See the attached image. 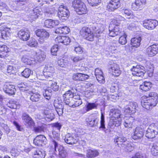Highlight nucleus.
Returning a JSON list of instances; mask_svg holds the SVG:
<instances>
[{
  "mask_svg": "<svg viewBox=\"0 0 158 158\" xmlns=\"http://www.w3.org/2000/svg\"><path fill=\"white\" fill-rule=\"evenodd\" d=\"M138 106L137 103L134 102H129L124 108V111L126 113L134 114L136 112Z\"/></svg>",
  "mask_w": 158,
  "mask_h": 158,
  "instance_id": "nucleus-7",
  "label": "nucleus"
},
{
  "mask_svg": "<svg viewBox=\"0 0 158 158\" xmlns=\"http://www.w3.org/2000/svg\"><path fill=\"white\" fill-rule=\"evenodd\" d=\"M144 135L143 130L140 127L135 128L133 135H132V138L135 139H141Z\"/></svg>",
  "mask_w": 158,
  "mask_h": 158,
  "instance_id": "nucleus-12",
  "label": "nucleus"
},
{
  "mask_svg": "<svg viewBox=\"0 0 158 158\" xmlns=\"http://www.w3.org/2000/svg\"><path fill=\"white\" fill-rule=\"evenodd\" d=\"M95 75L97 81L100 83L102 84L105 82L103 73L100 69L98 68L95 69Z\"/></svg>",
  "mask_w": 158,
  "mask_h": 158,
  "instance_id": "nucleus-18",
  "label": "nucleus"
},
{
  "mask_svg": "<svg viewBox=\"0 0 158 158\" xmlns=\"http://www.w3.org/2000/svg\"><path fill=\"white\" fill-rule=\"evenodd\" d=\"M143 26L148 30H153L158 25V21L152 19H145L142 24Z\"/></svg>",
  "mask_w": 158,
  "mask_h": 158,
  "instance_id": "nucleus-6",
  "label": "nucleus"
},
{
  "mask_svg": "<svg viewBox=\"0 0 158 158\" xmlns=\"http://www.w3.org/2000/svg\"><path fill=\"white\" fill-rule=\"evenodd\" d=\"M89 77V76L87 74L79 73L74 75L73 76V78L74 80L79 81H85Z\"/></svg>",
  "mask_w": 158,
  "mask_h": 158,
  "instance_id": "nucleus-26",
  "label": "nucleus"
},
{
  "mask_svg": "<svg viewBox=\"0 0 158 158\" xmlns=\"http://www.w3.org/2000/svg\"><path fill=\"white\" fill-rule=\"evenodd\" d=\"M58 151L59 155L62 158H64L67 156V153L64 149H58Z\"/></svg>",
  "mask_w": 158,
  "mask_h": 158,
  "instance_id": "nucleus-55",
  "label": "nucleus"
},
{
  "mask_svg": "<svg viewBox=\"0 0 158 158\" xmlns=\"http://www.w3.org/2000/svg\"><path fill=\"white\" fill-rule=\"evenodd\" d=\"M54 106L58 114L60 116L62 115L63 113V106L61 103H60L59 101L55 100L54 103Z\"/></svg>",
  "mask_w": 158,
  "mask_h": 158,
  "instance_id": "nucleus-22",
  "label": "nucleus"
},
{
  "mask_svg": "<svg viewBox=\"0 0 158 158\" xmlns=\"http://www.w3.org/2000/svg\"><path fill=\"white\" fill-rule=\"evenodd\" d=\"M134 120V118L132 116L128 117H126L125 118L124 122L123 123V125L125 127L127 128L131 127Z\"/></svg>",
  "mask_w": 158,
  "mask_h": 158,
  "instance_id": "nucleus-33",
  "label": "nucleus"
},
{
  "mask_svg": "<svg viewBox=\"0 0 158 158\" xmlns=\"http://www.w3.org/2000/svg\"><path fill=\"white\" fill-rule=\"evenodd\" d=\"M81 7H79L77 5L74 6V9L77 13L79 15H82L85 14L87 12V9L84 3H81L80 4Z\"/></svg>",
  "mask_w": 158,
  "mask_h": 158,
  "instance_id": "nucleus-20",
  "label": "nucleus"
},
{
  "mask_svg": "<svg viewBox=\"0 0 158 158\" xmlns=\"http://www.w3.org/2000/svg\"><path fill=\"white\" fill-rule=\"evenodd\" d=\"M98 105V104L96 102H89L85 105L86 110L88 111L93 109H97Z\"/></svg>",
  "mask_w": 158,
  "mask_h": 158,
  "instance_id": "nucleus-44",
  "label": "nucleus"
},
{
  "mask_svg": "<svg viewBox=\"0 0 158 158\" xmlns=\"http://www.w3.org/2000/svg\"><path fill=\"white\" fill-rule=\"evenodd\" d=\"M10 30L9 28H5L1 32L2 38L4 39H7L10 35Z\"/></svg>",
  "mask_w": 158,
  "mask_h": 158,
  "instance_id": "nucleus-43",
  "label": "nucleus"
},
{
  "mask_svg": "<svg viewBox=\"0 0 158 158\" xmlns=\"http://www.w3.org/2000/svg\"><path fill=\"white\" fill-rule=\"evenodd\" d=\"M44 70L45 72L44 75L47 78H52L54 73V69L52 65L48 64L45 65Z\"/></svg>",
  "mask_w": 158,
  "mask_h": 158,
  "instance_id": "nucleus-11",
  "label": "nucleus"
},
{
  "mask_svg": "<svg viewBox=\"0 0 158 158\" xmlns=\"http://www.w3.org/2000/svg\"><path fill=\"white\" fill-rule=\"evenodd\" d=\"M22 119L23 122L25 123V125L28 127L33 126L34 124V123L29 116L25 113L23 114Z\"/></svg>",
  "mask_w": 158,
  "mask_h": 158,
  "instance_id": "nucleus-16",
  "label": "nucleus"
},
{
  "mask_svg": "<svg viewBox=\"0 0 158 158\" xmlns=\"http://www.w3.org/2000/svg\"><path fill=\"white\" fill-rule=\"evenodd\" d=\"M46 140V137L43 135H40L36 136L34 139V143L37 146H41L44 144V142Z\"/></svg>",
  "mask_w": 158,
  "mask_h": 158,
  "instance_id": "nucleus-21",
  "label": "nucleus"
},
{
  "mask_svg": "<svg viewBox=\"0 0 158 158\" xmlns=\"http://www.w3.org/2000/svg\"><path fill=\"white\" fill-rule=\"evenodd\" d=\"M87 122L91 127L96 126L98 123V121L97 118L95 117H90Z\"/></svg>",
  "mask_w": 158,
  "mask_h": 158,
  "instance_id": "nucleus-40",
  "label": "nucleus"
},
{
  "mask_svg": "<svg viewBox=\"0 0 158 158\" xmlns=\"http://www.w3.org/2000/svg\"><path fill=\"white\" fill-rule=\"evenodd\" d=\"M131 70L132 74L134 76L142 78L145 73L144 67L142 66L137 65L136 66H133Z\"/></svg>",
  "mask_w": 158,
  "mask_h": 158,
  "instance_id": "nucleus-5",
  "label": "nucleus"
},
{
  "mask_svg": "<svg viewBox=\"0 0 158 158\" xmlns=\"http://www.w3.org/2000/svg\"><path fill=\"white\" fill-rule=\"evenodd\" d=\"M65 142L69 144H72L75 143V139L73 135L70 134H67L64 139Z\"/></svg>",
  "mask_w": 158,
  "mask_h": 158,
  "instance_id": "nucleus-42",
  "label": "nucleus"
},
{
  "mask_svg": "<svg viewBox=\"0 0 158 158\" xmlns=\"http://www.w3.org/2000/svg\"><path fill=\"white\" fill-rule=\"evenodd\" d=\"M45 155V152L43 149H37L32 154L34 158H44Z\"/></svg>",
  "mask_w": 158,
  "mask_h": 158,
  "instance_id": "nucleus-23",
  "label": "nucleus"
},
{
  "mask_svg": "<svg viewBox=\"0 0 158 158\" xmlns=\"http://www.w3.org/2000/svg\"><path fill=\"white\" fill-rule=\"evenodd\" d=\"M3 89L6 93L10 95L14 94L16 91L15 86L9 83L4 84L3 86Z\"/></svg>",
  "mask_w": 158,
  "mask_h": 158,
  "instance_id": "nucleus-13",
  "label": "nucleus"
},
{
  "mask_svg": "<svg viewBox=\"0 0 158 158\" xmlns=\"http://www.w3.org/2000/svg\"><path fill=\"white\" fill-rule=\"evenodd\" d=\"M117 47L115 43H112L109 45V48L110 51L112 53H114V51H115Z\"/></svg>",
  "mask_w": 158,
  "mask_h": 158,
  "instance_id": "nucleus-61",
  "label": "nucleus"
},
{
  "mask_svg": "<svg viewBox=\"0 0 158 158\" xmlns=\"http://www.w3.org/2000/svg\"><path fill=\"white\" fill-rule=\"evenodd\" d=\"M105 26L102 24H98L97 26L93 27L95 33L94 35L90 28L86 27H83L80 31L81 35L85 39L89 41H93L94 36L97 38L99 37L101 34L104 31Z\"/></svg>",
  "mask_w": 158,
  "mask_h": 158,
  "instance_id": "nucleus-1",
  "label": "nucleus"
},
{
  "mask_svg": "<svg viewBox=\"0 0 158 158\" xmlns=\"http://www.w3.org/2000/svg\"><path fill=\"white\" fill-rule=\"evenodd\" d=\"M22 61L27 65H31L35 64V61L34 59L30 58L27 55H25L23 56L21 59Z\"/></svg>",
  "mask_w": 158,
  "mask_h": 158,
  "instance_id": "nucleus-24",
  "label": "nucleus"
},
{
  "mask_svg": "<svg viewBox=\"0 0 158 158\" xmlns=\"http://www.w3.org/2000/svg\"><path fill=\"white\" fill-rule=\"evenodd\" d=\"M126 140L127 139L125 137L123 136H121L115 138L114 142L116 145H117L118 147L121 148L123 147V146H122L123 144V143L125 142Z\"/></svg>",
  "mask_w": 158,
  "mask_h": 158,
  "instance_id": "nucleus-34",
  "label": "nucleus"
},
{
  "mask_svg": "<svg viewBox=\"0 0 158 158\" xmlns=\"http://www.w3.org/2000/svg\"><path fill=\"white\" fill-rule=\"evenodd\" d=\"M36 35L40 38L39 41L41 43H43L45 40H46L49 36V34L44 30L40 29L37 30L35 31Z\"/></svg>",
  "mask_w": 158,
  "mask_h": 158,
  "instance_id": "nucleus-9",
  "label": "nucleus"
},
{
  "mask_svg": "<svg viewBox=\"0 0 158 158\" xmlns=\"http://www.w3.org/2000/svg\"><path fill=\"white\" fill-rule=\"evenodd\" d=\"M110 115L111 116V118H121V111L118 109H111L110 112Z\"/></svg>",
  "mask_w": 158,
  "mask_h": 158,
  "instance_id": "nucleus-36",
  "label": "nucleus"
},
{
  "mask_svg": "<svg viewBox=\"0 0 158 158\" xmlns=\"http://www.w3.org/2000/svg\"><path fill=\"white\" fill-rule=\"evenodd\" d=\"M60 134L59 133V132H58V131H56L55 130L53 131L52 136L54 139L57 141H59L60 139Z\"/></svg>",
  "mask_w": 158,
  "mask_h": 158,
  "instance_id": "nucleus-60",
  "label": "nucleus"
},
{
  "mask_svg": "<svg viewBox=\"0 0 158 158\" xmlns=\"http://www.w3.org/2000/svg\"><path fill=\"white\" fill-rule=\"evenodd\" d=\"M50 143L52 148H56L59 147L60 148V145L58 142L54 140H53L52 141L50 142Z\"/></svg>",
  "mask_w": 158,
  "mask_h": 158,
  "instance_id": "nucleus-64",
  "label": "nucleus"
},
{
  "mask_svg": "<svg viewBox=\"0 0 158 158\" xmlns=\"http://www.w3.org/2000/svg\"><path fill=\"white\" fill-rule=\"evenodd\" d=\"M99 154L98 150L94 149L92 150L89 149L87 150L86 156L88 158H94L98 156Z\"/></svg>",
  "mask_w": 158,
  "mask_h": 158,
  "instance_id": "nucleus-30",
  "label": "nucleus"
},
{
  "mask_svg": "<svg viewBox=\"0 0 158 158\" xmlns=\"http://www.w3.org/2000/svg\"><path fill=\"white\" fill-rule=\"evenodd\" d=\"M64 98V102L67 105H68L70 107H72L73 105V99L70 98Z\"/></svg>",
  "mask_w": 158,
  "mask_h": 158,
  "instance_id": "nucleus-59",
  "label": "nucleus"
},
{
  "mask_svg": "<svg viewBox=\"0 0 158 158\" xmlns=\"http://www.w3.org/2000/svg\"><path fill=\"white\" fill-rule=\"evenodd\" d=\"M59 24L58 20H54L51 19L46 20L44 23V26L48 28H52Z\"/></svg>",
  "mask_w": 158,
  "mask_h": 158,
  "instance_id": "nucleus-25",
  "label": "nucleus"
},
{
  "mask_svg": "<svg viewBox=\"0 0 158 158\" xmlns=\"http://www.w3.org/2000/svg\"><path fill=\"white\" fill-rule=\"evenodd\" d=\"M89 4L92 6H98L101 2V0H87Z\"/></svg>",
  "mask_w": 158,
  "mask_h": 158,
  "instance_id": "nucleus-53",
  "label": "nucleus"
},
{
  "mask_svg": "<svg viewBox=\"0 0 158 158\" xmlns=\"http://www.w3.org/2000/svg\"><path fill=\"white\" fill-rule=\"evenodd\" d=\"M41 99V95L38 93H32L31 94L30 99L32 102H38Z\"/></svg>",
  "mask_w": 158,
  "mask_h": 158,
  "instance_id": "nucleus-41",
  "label": "nucleus"
},
{
  "mask_svg": "<svg viewBox=\"0 0 158 158\" xmlns=\"http://www.w3.org/2000/svg\"><path fill=\"white\" fill-rule=\"evenodd\" d=\"M82 102L78 95L75 96L73 99V105L72 107L74 108L82 104Z\"/></svg>",
  "mask_w": 158,
  "mask_h": 158,
  "instance_id": "nucleus-37",
  "label": "nucleus"
},
{
  "mask_svg": "<svg viewBox=\"0 0 158 158\" xmlns=\"http://www.w3.org/2000/svg\"><path fill=\"white\" fill-rule=\"evenodd\" d=\"M44 117L45 120L48 121H51L54 118L53 114L50 113L48 111H45L44 112Z\"/></svg>",
  "mask_w": 158,
  "mask_h": 158,
  "instance_id": "nucleus-45",
  "label": "nucleus"
},
{
  "mask_svg": "<svg viewBox=\"0 0 158 158\" xmlns=\"http://www.w3.org/2000/svg\"><path fill=\"white\" fill-rule=\"evenodd\" d=\"M18 66L17 65H10L7 68V72L8 73H13L12 71L15 72Z\"/></svg>",
  "mask_w": 158,
  "mask_h": 158,
  "instance_id": "nucleus-56",
  "label": "nucleus"
},
{
  "mask_svg": "<svg viewBox=\"0 0 158 158\" xmlns=\"http://www.w3.org/2000/svg\"><path fill=\"white\" fill-rule=\"evenodd\" d=\"M7 106L11 109H17L20 107V106L16 102L12 100L10 101L7 104Z\"/></svg>",
  "mask_w": 158,
  "mask_h": 158,
  "instance_id": "nucleus-46",
  "label": "nucleus"
},
{
  "mask_svg": "<svg viewBox=\"0 0 158 158\" xmlns=\"http://www.w3.org/2000/svg\"><path fill=\"white\" fill-rule=\"evenodd\" d=\"M17 86L21 91H24L27 90V86L23 83H21L20 84H18Z\"/></svg>",
  "mask_w": 158,
  "mask_h": 158,
  "instance_id": "nucleus-63",
  "label": "nucleus"
},
{
  "mask_svg": "<svg viewBox=\"0 0 158 158\" xmlns=\"http://www.w3.org/2000/svg\"><path fill=\"white\" fill-rule=\"evenodd\" d=\"M70 13L67 7L64 5H60L58 8L57 15L60 20L64 21L69 17Z\"/></svg>",
  "mask_w": 158,
  "mask_h": 158,
  "instance_id": "nucleus-4",
  "label": "nucleus"
},
{
  "mask_svg": "<svg viewBox=\"0 0 158 158\" xmlns=\"http://www.w3.org/2000/svg\"><path fill=\"white\" fill-rule=\"evenodd\" d=\"M29 16L32 19H36L39 15L42 14V12L38 7L34 8L32 10L30 11Z\"/></svg>",
  "mask_w": 158,
  "mask_h": 158,
  "instance_id": "nucleus-29",
  "label": "nucleus"
},
{
  "mask_svg": "<svg viewBox=\"0 0 158 158\" xmlns=\"http://www.w3.org/2000/svg\"><path fill=\"white\" fill-rule=\"evenodd\" d=\"M0 9L5 13L9 10V8L5 3L0 1Z\"/></svg>",
  "mask_w": 158,
  "mask_h": 158,
  "instance_id": "nucleus-54",
  "label": "nucleus"
},
{
  "mask_svg": "<svg viewBox=\"0 0 158 158\" xmlns=\"http://www.w3.org/2000/svg\"><path fill=\"white\" fill-rule=\"evenodd\" d=\"M147 51L149 56H154L158 53V44H153L149 46L147 48Z\"/></svg>",
  "mask_w": 158,
  "mask_h": 158,
  "instance_id": "nucleus-14",
  "label": "nucleus"
},
{
  "mask_svg": "<svg viewBox=\"0 0 158 158\" xmlns=\"http://www.w3.org/2000/svg\"><path fill=\"white\" fill-rule=\"evenodd\" d=\"M19 38L23 41L27 40L30 37V32L27 29H22L18 32Z\"/></svg>",
  "mask_w": 158,
  "mask_h": 158,
  "instance_id": "nucleus-10",
  "label": "nucleus"
},
{
  "mask_svg": "<svg viewBox=\"0 0 158 158\" xmlns=\"http://www.w3.org/2000/svg\"><path fill=\"white\" fill-rule=\"evenodd\" d=\"M100 126L99 129L102 128V130H104L106 127H105V121L104 114L102 113L101 114V120H100Z\"/></svg>",
  "mask_w": 158,
  "mask_h": 158,
  "instance_id": "nucleus-51",
  "label": "nucleus"
},
{
  "mask_svg": "<svg viewBox=\"0 0 158 158\" xmlns=\"http://www.w3.org/2000/svg\"><path fill=\"white\" fill-rule=\"evenodd\" d=\"M157 102L158 96L155 92H151L148 96H143L141 98V105L147 110H149L155 106Z\"/></svg>",
  "mask_w": 158,
  "mask_h": 158,
  "instance_id": "nucleus-2",
  "label": "nucleus"
},
{
  "mask_svg": "<svg viewBox=\"0 0 158 158\" xmlns=\"http://www.w3.org/2000/svg\"><path fill=\"white\" fill-rule=\"evenodd\" d=\"M141 40V39L140 37L134 38L132 39L131 40V44L133 47L137 48L140 45Z\"/></svg>",
  "mask_w": 158,
  "mask_h": 158,
  "instance_id": "nucleus-38",
  "label": "nucleus"
},
{
  "mask_svg": "<svg viewBox=\"0 0 158 158\" xmlns=\"http://www.w3.org/2000/svg\"><path fill=\"white\" fill-rule=\"evenodd\" d=\"M126 35L124 33V34L120 36L119 39V43L122 45H124L127 43Z\"/></svg>",
  "mask_w": 158,
  "mask_h": 158,
  "instance_id": "nucleus-50",
  "label": "nucleus"
},
{
  "mask_svg": "<svg viewBox=\"0 0 158 158\" xmlns=\"http://www.w3.org/2000/svg\"><path fill=\"white\" fill-rule=\"evenodd\" d=\"M109 71L112 72V74L115 77H118L121 73V71L119 66L116 64H114L110 65Z\"/></svg>",
  "mask_w": 158,
  "mask_h": 158,
  "instance_id": "nucleus-17",
  "label": "nucleus"
},
{
  "mask_svg": "<svg viewBox=\"0 0 158 158\" xmlns=\"http://www.w3.org/2000/svg\"><path fill=\"white\" fill-rule=\"evenodd\" d=\"M120 0H111L108 3L107 8L109 10L113 11L120 6Z\"/></svg>",
  "mask_w": 158,
  "mask_h": 158,
  "instance_id": "nucleus-15",
  "label": "nucleus"
},
{
  "mask_svg": "<svg viewBox=\"0 0 158 158\" xmlns=\"http://www.w3.org/2000/svg\"><path fill=\"white\" fill-rule=\"evenodd\" d=\"M27 44L31 47H35L38 45V43L35 39L31 38Z\"/></svg>",
  "mask_w": 158,
  "mask_h": 158,
  "instance_id": "nucleus-52",
  "label": "nucleus"
},
{
  "mask_svg": "<svg viewBox=\"0 0 158 158\" xmlns=\"http://www.w3.org/2000/svg\"><path fill=\"white\" fill-rule=\"evenodd\" d=\"M74 94L73 93L71 90H69L66 91L64 94L63 95V98H70L73 99L75 97Z\"/></svg>",
  "mask_w": 158,
  "mask_h": 158,
  "instance_id": "nucleus-48",
  "label": "nucleus"
},
{
  "mask_svg": "<svg viewBox=\"0 0 158 158\" xmlns=\"http://www.w3.org/2000/svg\"><path fill=\"white\" fill-rule=\"evenodd\" d=\"M58 65L61 67H68L70 66L71 62L68 60L66 57H63L62 59L58 61Z\"/></svg>",
  "mask_w": 158,
  "mask_h": 158,
  "instance_id": "nucleus-27",
  "label": "nucleus"
},
{
  "mask_svg": "<svg viewBox=\"0 0 158 158\" xmlns=\"http://www.w3.org/2000/svg\"><path fill=\"white\" fill-rule=\"evenodd\" d=\"M156 129V128L155 127L154 124H153L150 125L146 131V136L148 139L155 138L158 133Z\"/></svg>",
  "mask_w": 158,
  "mask_h": 158,
  "instance_id": "nucleus-8",
  "label": "nucleus"
},
{
  "mask_svg": "<svg viewBox=\"0 0 158 158\" xmlns=\"http://www.w3.org/2000/svg\"><path fill=\"white\" fill-rule=\"evenodd\" d=\"M146 3V0H135L132 4V8L135 10L140 8L142 7Z\"/></svg>",
  "mask_w": 158,
  "mask_h": 158,
  "instance_id": "nucleus-19",
  "label": "nucleus"
},
{
  "mask_svg": "<svg viewBox=\"0 0 158 158\" xmlns=\"http://www.w3.org/2000/svg\"><path fill=\"white\" fill-rule=\"evenodd\" d=\"M71 42L70 39L68 36H63L62 43L64 45H68Z\"/></svg>",
  "mask_w": 158,
  "mask_h": 158,
  "instance_id": "nucleus-62",
  "label": "nucleus"
},
{
  "mask_svg": "<svg viewBox=\"0 0 158 158\" xmlns=\"http://www.w3.org/2000/svg\"><path fill=\"white\" fill-rule=\"evenodd\" d=\"M11 45L13 46L14 48L16 50V52L19 53L23 51V50L21 48V44L17 40H13L11 42Z\"/></svg>",
  "mask_w": 158,
  "mask_h": 158,
  "instance_id": "nucleus-32",
  "label": "nucleus"
},
{
  "mask_svg": "<svg viewBox=\"0 0 158 158\" xmlns=\"http://www.w3.org/2000/svg\"><path fill=\"white\" fill-rule=\"evenodd\" d=\"M52 94V90L51 89H45L44 91L43 92V95L44 97L47 100L50 99Z\"/></svg>",
  "mask_w": 158,
  "mask_h": 158,
  "instance_id": "nucleus-49",
  "label": "nucleus"
},
{
  "mask_svg": "<svg viewBox=\"0 0 158 158\" xmlns=\"http://www.w3.org/2000/svg\"><path fill=\"white\" fill-rule=\"evenodd\" d=\"M31 71L29 69L26 68L21 73L22 76L26 78H28L31 73Z\"/></svg>",
  "mask_w": 158,
  "mask_h": 158,
  "instance_id": "nucleus-47",
  "label": "nucleus"
},
{
  "mask_svg": "<svg viewBox=\"0 0 158 158\" xmlns=\"http://www.w3.org/2000/svg\"><path fill=\"white\" fill-rule=\"evenodd\" d=\"M46 55L45 53L42 51H39L36 53V59L39 62L44 61L45 59Z\"/></svg>",
  "mask_w": 158,
  "mask_h": 158,
  "instance_id": "nucleus-39",
  "label": "nucleus"
},
{
  "mask_svg": "<svg viewBox=\"0 0 158 158\" xmlns=\"http://www.w3.org/2000/svg\"><path fill=\"white\" fill-rule=\"evenodd\" d=\"M121 118H111L109 123V125L111 127H118L119 126L121 123Z\"/></svg>",
  "mask_w": 158,
  "mask_h": 158,
  "instance_id": "nucleus-28",
  "label": "nucleus"
},
{
  "mask_svg": "<svg viewBox=\"0 0 158 158\" xmlns=\"http://www.w3.org/2000/svg\"><path fill=\"white\" fill-rule=\"evenodd\" d=\"M116 20L111 22L109 26V35L111 37H114L118 35L119 33V28L118 27L119 23L117 22V20L123 21L125 19L120 15L117 16Z\"/></svg>",
  "mask_w": 158,
  "mask_h": 158,
  "instance_id": "nucleus-3",
  "label": "nucleus"
},
{
  "mask_svg": "<svg viewBox=\"0 0 158 158\" xmlns=\"http://www.w3.org/2000/svg\"><path fill=\"white\" fill-rule=\"evenodd\" d=\"M9 52L8 48L5 45H0V57L3 58L6 56L7 53Z\"/></svg>",
  "mask_w": 158,
  "mask_h": 158,
  "instance_id": "nucleus-35",
  "label": "nucleus"
},
{
  "mask_svg": "<svg viewBox=\"0 0 158 158\" xmlns=\"http://www.w3.org/2000/svg\"><path fill=\"white\" fill-rule=\"evenodd\" d=\"M52 127H53V131H56L57 130L58 132H59L62 127V125L60 123H54L53 124Z\"/></svg>",
  "mask_w": 158,
  "mask_h": 158,
  "instance_id": "nucleus-58",
  "label": "nucleus"
},
{
  "mask_svg": "<svg viewBox=\"0 0 158 158\" xmlns=\"http://www.w3.org/2000/svg\"><path fill=\"white\" fill-rule=\"evenodd\" d=\"M152 86V84L150 82L145 81L139 86L140 89L144 91L149 90Z\"/></svg>",
  "mask_w": 158,
  "mask_h": 158,
  "instance_id": "nucleus-31",
  "label": "nucleus"
},
{
  "mask_svg": "<svg viewBox=\"0 0 158 158\" xmlns=\"http://www.w3.org/2000/svg\"><path fill=\"white\" fill-rule=\"evenodd\" d=\"M58 50V46L57 45H55L53 46L51 48V50L52 54L53 56H56Z\"/></svg>",
  "mask_w": 158,
  "mask_h": 158,
  "instance_id": "nucleus-57",
  "label": "nucleus"
}]
</instances>
